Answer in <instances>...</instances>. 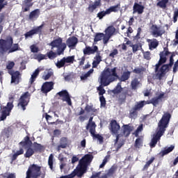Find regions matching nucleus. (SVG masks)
Instances as JSON below:
<instances>
[{"label": "nucleus", "instance_id": "nucleus-1", "mask_svg": "<svg viewBox=\"0 0 178 178\" xmlns=\"http://www.w3.org/2000/svg\"><path fill=\"white\" fill-rule=\"evenodd\" d=\"M131 75V72L130 71H125L120 77L118 75V72H116V67L112 69L107 68L102 72V84L103 86H109L111 83H113V81H116L118 79L120 80V83L126 82L130 79Z\"/></svg>", "mask_w": 178, "mask_h": 178}, {"label": "nucleus", "instance_id": "nucleus-2", "mask_svg": "<svg viewBox=\"0 0 178 178\" xmlns=\"http://www.w3.org/2000/svg\"><path fill=\"white\" fill-rule=\"evenodd\" d=\"M19 147V149L17 150L15 153H14L10 156V163H13L17 157L20 155H23L24 154V149H26L25 154H24V158H31L33 154H35V152L31 148V145H33V142L30 140V136H26L24 138V139L18 143Z\"/></svg>", "mask_w": 178, "mask_h": 178}, {"label": "nucleus", "instance_id": "nucleus-3", "mask_svg": "<svg viewBox=\"0 0 178 178\" xmlns=\"http://www.w3.org/2000/svg\"><path fill=\"white\" fill-rule=\"evenodd\" d=\"M172 118V115L170 114L169 112L164 113L161 119L159 120L158 123L157 132L156 135L152 138L150 142V148H155L156 144H158V140H161V138L163 134H165V131H166V129L169 127V122H170V119Z\"/></svg>", "mask_w": 178, "mask_h": 178}, {"label": "nucleus", "instance_id": "nucleus-4", "mask_svg": "<svg viewBox=\"0 0 178 178\" xmlns=\"http://www.w3.org/2000/svg\"><path fill=\"white\" fill-rule=\"evenodd\" d=\"M49 47H51L49 51L46 54L47 58L49 59H55L56 56L63 55L65 50L66 49V43L63 42L62 38H58L54 39L49 44Z\"/></svg>", "mask_w": 178, "mask_h": 178}, {"label": "nucleus", "instance_id": "nucleus-5", "mask_svg": "<svg viewBox=\"0 0 178 178\" xmlns=\"http://www.w3.org/2000/svg\"><path fill=\"white\" fill-rule=\"evenodd\" d=\"M20 49L19 43H13V38L10 35H7L5 39H0V54L1 55L13 54Z\"/></svg>", "mask_w": 178, "mask_h": 178}, {"label": "nucleus", "instance_id": "nucleus-6", "mask_svg": "<svg viewBox=\"0 0 178 178\" xmlns=\"http://www.w3.org/2000/svg\"><path fill=\"white\" fill-rule=\"evenodd\" d=\"M164 97H165V93L162 92V93H160L159 95H158L157 97H154L152 98L151 100H147V102L140 101L135 104V106H134V108L135 111H141V109L144 108L145 105L149 104H152L153 106H156L159 104V102L161 101V99H163Z\"/></svg>", "mask_w": 178, "mask_h": 178}, {"label": "nucleus", "instance_id": "nucleus-7", "mask_svg": "<svg viewBox=\"0 0 178 178\" xmlns=\"http://www.w3.org/2000/svg\"><path fill=\"white\" fill-rule=\"evenodd\" d=\"M26 178L45 177V171L41 172V166L38 164H31L26 172Z\"/></svg>", "mask_w": 178, "mask_h": 178}, {"label": "nucleus", "instance_id": "nucleus-8", "mask_svg": "<svg viewBox=\"0 0 178 178\" xmlns=\"http://www.w3.org/2000/svg\"><path fill=\"white\" fill-rule=\"evenodd\" d=\"M13 97H9L10 102L7 103L6 106H1V116H0V120L3 121L6 120V118L10 115V112L13 109Z\"/></svg>", "mask_w": 178, "mask_h": 178}, {"label": "nucleus", "instance_id": "nucleus-9", "mask_svg": "<svg viewBox=\"0 0 178 178\" xmlns=\"http://www.w3.org/2000/svg\"><path fill=\"white\" fill-rule=\"evenodd\" d=\"M160 59L157 64L155 65V72L156 73L159 70V67L161 66V65H163V63H166V60H168V58L166 56L168 55H170V51H169V48L168 47H165L163 48V51L160 52Z\"/></svg>", "mask_w": 178, "mask_h": 178}, {"label": "nucleus", "instance_id": "nucleus-10", "mask_svg": "<svg viewBox=\"0 0 178 178\" xmlns=\"http://www.w3.org/2000/svg\"><path fill=\"white\" fill-rule=\"evenodd\" d=\"M31 97V95H30V92H25L23 93L19 100L17 106L21 108L22 111H26V107L29 105V103L30 102V97Z\"/></svg>", "mask_w": 178, "mask_h": 178}, {"label": "nucleus", "instance_id": "nucleus-11", "mask_svg": "<svg viewBox=\"0 0 178 178\" xmlns=\"http://www.w3.org/2000/svg\"><path fill=\"white\" fill-rule=\"evenodd\" d=\"M88 166L82 164L81 163H79L76 168L74 171L72 172L74 175V177L77 176V177H83L86 173H87Z\"/></svg>", "mask_w": 178, "mask_h": 178}, {"label": "nucleus", "instance_id": "nucleus-12", "mask_svg": "<svg viewBox=\"0 0 178 178\" xmlns=\"http://www.w3.org/2000/svg\"><path fill=\"white\" fill-rule=\"evenodd\" d=\"M56 95H58V99H61L63 102H67L69 106H72V99H70V95L69 92L66 90H63L56 93Z\"/></svg>", "mask_w": 178, "mask_h": 178}, {"label": "nucleus", "instance_id": "nucleus-13", "mask_svg": "<svg viewBox=\"0 0 178 178\" xmlns=\"http://www.w3.org/2000/svg\"><path fill=\"white\" fill-rule=\"evenodd\" d=\"M109 125V130L113 136H121L119 134V131H120V124L116 120H112Z\"/></svg>", "mask_w": 178, "mask_h": 178}, {"label": "nucleus", "instance_id": "nucleus-14", "mask_svg": "<svg viewBox=\"0 0 178 178\" xmlns=\"http://www.w3.org/2000/svg\"><path fill=\"white\" fill-rule=\"evenodd\" d=\"M133 95V93L131 92V90L129 89H125L120 93H118L117 98H118V102L120 105L122 104H124L126 102V99L127 98V96L131 97Z\"/></svg>", "mask_w": 178, "mask_h": 178}, {"label": "nucleus", "instance_id": "nucleus-15", "mask_svg": "<svg viewBox=\"0 0 178 178\" xmlns=\"http://www.w3.org/2000/svg\"><path fill=\"white\" fill-rule=\"evenodd\" d=\"M152 35L155 38L162 37L165 33V29H161L160 26H158L156 24H153L151 26Z\"/></svg>", "mask_w": 178, "mask_h": 178}, {"label": "nucleus", "instance_id": "nucleus-16", "mask_svg": "<svg viewBox=\"0 0 178 178\" xmlns=\"http://www.w3.org/2000/svg\"><path fill=\"white\" fill-rule=\"evenodd\" d=\"M8 73L11 76V83L17 85L20 83V72L10 70Z\"/></svg>", "mask_w": 178, "mask_h": 178}, {"label": "nucleus", "instance_id": "nucleus-17", "mask_svg": "<svg viewBox=\"0 0 178 178\" xmlns=\"http://www.w3.org/2000/svg\"><path fill=\"white\" fill-rule=\"evenodd\" d=\"M77 44H79V39L76 36L70 37L66 41V48H70L71 49H74Z\"/></svg>", "mask_w": 178, "mask_h": 178}, {"label": "nucleus", "instance_id": "nucleus-18", "mask_svg": "<svg viewBox=\"0 0 178 178\" xmlns=\"http://www.w3.org/2000/svg\"><path fill=\"white\" fill-rule=\"evenodd\" d=\"M54 90V82H44L41 88V91L43 94H47V92H49L50 91H52Z\"/></svg>", "mask_w": 178, "mask_h": 178}, {"label": "nucleus", "instance_id": "nucleus-19", "mask_svg": "<svg viewBox=\"0 0 178 178\" xmlns=\"http://www.w3.org/2000/svg\"><path fill=\"white\" fill-rule=\"evenodd\" d=\"M116 170H118V165H113L107 170L106 173L102 175L100 178L113 177V175L116 173Z\"/></svg>", "mask_w": 178, "mask_h": 178}, {"label": "nucleus", "instance_id": "nucleus-20", "mask_svg": "<svg viewBox=\"0 0 178 178\" xmlns=\"http://www.w3.org/2000/svg\"><path fill=\"white\" fill-rule=\"evenodd\" d=\"M92 159H94L92 154H86L79 160V163L88 167V164L92 162Z\"/></svg>", "mask_w": 178, "mask_h": 178}, {"label": "nucleus", "instance_id": "nucleus-21", "mask_svg": "<svg viewBox=\"0 0 178 178\" xmlns=\"http://www.w3.org/2000/svg\"><path fill=\"white\" fill-rule=\"evenodd\" d=\"M98 51V46H94L93 47H91L90 46H86L83 49V55H94L95 52Z\"/></svg>", "mask_w": 178, "mask_h": 178}, {"label": "nucleus", "instance_id": "nucleus-22", "mask_svg": "<svg viewBox=\"0 0 178 178\" xmlns=\"http://www.w3.org/2000/svg\"><path fill=\"white\" fill-rule=\"evenodd\" d=\"M69 144V140L67 137H62L60 139V144L57 146L58 152H60V149L67 148V145Z\"/></svg>", "mask_w": 178, "mask_h": 178}, {"label": "nucleus", "instance_id": "nucleus-23", "mask_svg": "<svg viewBox=\"0 0 178 178\" xmlns=\"http://www.w3.org/2000/svg\"><path fill=\"white\" fill-rule=\"evenodd\" d=\"M133 130V127L130 125V124H124L122 126V134L124 136V137H129L130 134H131V131Z\"/></svg>", "mask_w": 178, "mask_h": 178}, {"label": "nucleus", "instance_id": "nucleus-24", "mask_svg": "<svg viewBox=\"0 0 178 178\" xmlns=\"http://www.w3.org/2000/svg\"><path fill=\"white\" fill-rule=\"evenodd\" d=\"M147 42L149 43V49L152 51V49H155L159 45V42L156 38L153 39H147Z\"/></svg>", "mask_w": 178, "mask_h": 178}, {"label": "nucleus", "instance_id": "nucleus-25", "mask_svg": "<svg viewBox=\"0 0 178 178\" xmlns=\"http://www.w3.org/2000/svg\"><path fill=\"white\" fill-rule=\"evenodd\" d=\"M33 5H34L33 0H24L22 5V12H29Z\"/></svg>", "mask_w": 178, "mask_h": 178}, {"label": "nucleus", "instance_id": "nucleus-26", "mask_svg": "<svg viewBox=\"0 0 178 178\" xmlns=\"http://www.w3.org/2000/svg\"><path fill=\"white\" fill-rule=\"evenodd\" d=\"M134 13H138L142 15L144 13V6L140 5L138 3H135L133 7Z\"/></svg>", "mask_w": 178, "mask_h": 178}, {"label": "nucleus", "instance_id": "nucleus-27", "mask_svg": "<svg viewBox=\"0 0 178 178\" xmlns=\"http://www.w3.org/2000/svg\"><path fill=\"white\" fill-rule=\"evenodd\" d=\"M175 149V145H171L170 147H169L168 148H165V149L162 150L161 152H160L158 155L159 156H160V158H163V156H165V155H168V154H170V152H172V151H173Z\"/></svg>", "mask_w": 178, "mask_h": 178}, {"label": "nucleus", "instance_id": "nucleus-28", "mask_svg": "<svg viewBox=\"0 0 178 178\" xmlns=\"http://www.w3.org/2000/svg\"><path fill=\"white\" fill-rule=\"evenodd\" d=\"M123 91H124V89L122 88V82H118L114 89L111 90V92L112 94H114V95H118L121 92H123Z\"/></svg>", "mask_w": 178, "mask_h": 178}, {"label": "nucleus", "instance_id": "nucleus-29", "mask_svg": "<svg viewBox=\"0 0 178 178\" xmlns=\"http://www.w3.org/2000/svg\"><path fill=\"white\" fill-rule=\"evenodd\" d=\"M121 136L122 135H117L116 138L114 140V146L115 147L116 152H118V151H119V149H120L122 148V147H123L124 145V142L119 143V138H120Z\"/></svg>", "mask_w": 178, "mask_h": 178}, {"label": "nucleus", "instance_id": "nucleus-30", "mask_svg": "<svg viewBox=\"0 0 178 178\" xmlns=\"http://www.w3.org/2000/svg\"><path fill=\"white\" fill-rule=\"evenodd\" d=\"M95 60L92 61V69H95L98 67V65L102 62V57L99 54H97L95 57H94Z\"/></svg>", "mask_w": 178, "mask_h": 178}, {"label": "nucleus", "instance_id": "nucleus-31", "mask_svg": "<svg viewBox=\"0 0 178 178\" xmlns=\"http://www.w3.org/2000/svg\"><path fill=\"white\" fill-rule=\"evenodd\" d=\"M100 83H101V85L99 87H97V91H99V95L100 97H104V94L106 92V90H105L104 87H108V86H104V84H102V73L101 74Z\"/></svg>", "mask_w": 178, "mask_h": 178}, {"label": "nucleus", "instance_id": "nucleus-32", "mask_svg": "<svg viewBox=\"0 0 178 178\" xmlns=\"http://www.w3.org/2000/svg\"><path fill=\"white\" fill-rule=\"evenodd\" d=\"M98 6H101V0L95 1L93 4L89 5L88 10V12H90V13H92Z\"/></svg>", "mask_w": 178, "mask_h": 178}, {"label": "nucleus", "instance_id": "nucleus-33", "mask_svg": "<svg viewBox=\"0 0 178 178\" xmlns=\"http://www.w3.org/2000/svg\"><path fill=\"white\" fill-rule=\"evenodd\" d=\"M120 6H121L120 3H118L115 6H111L109 8L107 9V12H108V15H111L112 12H113L114 13H118V12H119L121 9Z\"/></svg>", "mask_w": 178, "mask_h": 178}, {"label": "nucleus", "instance_id": "nucleus-34", "mask_svg": "<svg viewBox=\"0 0 178 178\" xmlns=\"http://www.w3.org/2000/svg\"><path fill=\"white\" fill-rule=\"evenodd\" d=\"M40 17V9H35L30 13L29 19L33 20V19H38Z\"/></svg>", "mask_w": 178, "mask_h": 178}, {"label": "nucleus", "instance_id": "nucleus-35", "mask_svg": "<svg viewBox=\"0 0 178 178\" xmlns=\"http://www.w3.org/2000/svg\"><path fill=\"white\" fill-rule=\"evenodd\" d=\"M115 31H116V29L113 26H109L105 30L106 35H107L110 37H112V35H113V34H115Z\"/></svg>", "mask_w": 178, "mask_h": 178}, {"label": "nucleus", "instance_id": "nucleus-36", "mask_svg": "<svg viewBox=\"0 0 178 178\" xmlns=\"http://www.w3.org/2000/svg\"><path fill=\"white\" fill-rule=\"evenodd\" d=\"M97 127V124L95 123H88L86 125V130H89L91 135L95 133V128Z\"/></svg>", "mask_w": 178, "mask_h": 178}, {"label": "nucleus", "instance_id": "nucleus-37", "mask_svg": "<svg viewBox=\"0 0 178 178\" xmlns=\"http://www.w3.org/2000/svg\"><path fill=\"white\" fill-rule=\"evenodd\" d=\"M44 26H45V24L42 22L40 26L32 29L33 31V34H39V35H41V34H42V29H44Z\"/></svg>", "mask_w": 178, "mask_h": 178}, {"label": "nucleus", "instance_id": "nucleus-38", "mask_svg": "<svg viewBox=\"0 0 178 178\" xmlns=\"http://www.w3.org/2000/svg\"><path fill=\"white\" fill-rule=\"evenodd\" d=\"M38 74H40V69H36L34 72L33 73V74L31 76V79L29 80V83L31 84H33V83H34V81H35V79H37V77H38Z\"/></svg>", "mask_w": 178, "mask_h": 178}, {"label": "nucleus", "instance_id": "nucleus-39", "mask_svg": "<svg viewBox=\"0 0 178 178\" xmlns=\"http://www.w3.org/2000/svg\"><path fill=\"white\" fill-rule=\"evenodd\" d=\"M33 150L35 152H41L42 149H44V146L37 142H34L33 144Z\"/></svg>", "mask_w": 178, "mask_h": 178}, {"label": "nucleus", "instance_id": "nucleus-40", "mask_svg": "<svg viewBox=\"0 0 178 178\" xmlns=\"http://www.w3.org/2000/svg\"><path fill=\"white\" fill-rule=\"evenodd\" d=\"M159 2L156 3V6L161 8V9H166V6L169 0H157Z\"/></svg>", "mask_w": 178, "mask_h": 178}, {"label": "nucleus", "instance_id": "nucleus-41", "mask_svg": "<svg viewBox=\"0 0 178 178\" xmlns=\"http://www.w3.org/2000/svg\"><path fill=\"white\" fill-rule=\"evenodd\" d=\"M155 161V157H151V159L146 162L145 165L143 166L142 170L143 172H145V170H148V168L151 166V164Z\"/></svg>", "mask_w": 178, "mask_h": 178}, {"label": "nucleus", "instance_id": "nucleus-42", "mask_svg": "<svg viewBox=\"0 0 178 178\" xmlns=\"http://www.w3.org/2000/svg\"><path fill=\"white\" fill-rule=\"evenodd\" d=\"M146 69L144 67H136L132 70V73H135V74H143L144 72H145Z\"/></svg>", "mask_w": 178, "mask_h": 178}, {"label": "nucleus", "instance_id": "nucleus-43", "mask_svg": "<svg viewBox=\"0 0 178 178\" xmlns=\"http://www.w3.org/2000/svg\"><path fill=\"white\" fill-rule=\"evenodd\" d=\"M138 86H140V81H138V79H134L131 82V87L132 90H136Z\"/></svg>", "mask_w": 178, "mask_h": 178}, {"label": "nucleus", "instance_id": "nucleus-44", "mask_svg": "<svg viewBox=\"0 0 178 178\" xmlns=\"http://www.w3.org/2000/svg\"><path fill=\"white\" fill-rule=\"evenodd\" d=\"M94 73V69L92 68L89 71H88L85 74L81 76V80H87L88 77L91 76Z\"/></svg>", "mask_w": 178, "mask_h": 178}, {"label": "nucleus", "instance_id": "nucleus-45", "mask_svg": "<svg viewBox=\"0 0 178 178\" xmlns=\"http://www.w3.org/2000/svg\"><path fill=\"white\" fill-rule=\"evenodd\" d=\"M1 135L6 138H9L10 136V129L9 127L4 128L1 131Z\"/></svg>", "mask_w": 178, "mask_h": 178}, {"label": "nucleus", "instance_id": "nucleus-46", "mask_svg": "<svg viewBox=\"0 0 178 178\" xmlns=\"http://www.w3.org/2000/svg\"><path fill=\"white\" fill-rule=\"evenodd\" d=\"M141 147H143V140L141 138H138L135 140L134 147L139 149V148H141Z\"/></svg>", "mask_w": 178, "mask_h": 178}, {"label": "nucleus", "instance_id": "nucleus-47", "mask_svg": "<svg viewBox=\"0 0 178 178\" xmlns=\"http://www.w3.org/2000/svg\"><path fill=\"white\" fill-rule=\"evenodd\" d=\"M48 165L51 170H54V154H51L48 159Z\"/></svg>", "mask_w": 178, "mask_h": 178}, {"label": "nucleus", "instance_id": "nucleus-48", "mask_svg": "<svg viewBox=\"0 0 178 178\" xmlns=\"http://www.w3.org/2000/svg\"><path fill=\"white\" fill-rule=\"evenodd\" d=\"M104 35H105V34L102 33H96L94 38V42H98V41H101V40L104 38Z\"/></svg>", "mask_w": 178, "mask_h": 178}, {"label": "nucleus", "instance_id": "nucleus-49", "mask_svg": "<svg viewBox=\"0 0 178 178\" xmlns=\"http://www.w3.org/2000/svg\"><path fill=\"white\" fill-rule=\"evenodd\" d=\"M106 15H109V13L108 12L107 9L106 10V11L103 10L98 13L97 17H98L99 20H102V19H104V16H106Z\"/></svg>", "mask_w": 178, "mask_h": 178}, {"label": "nucleus", "instance_id": "nucleus-50", "mask_svg": "<svg viewBox=\"0 0 178 178\" xmlns=\"http://www.w3.org/2000/svg\"><path fill=\"white\" fill-rule=\"evenodd\" d=\"M2 178H16V174L10 172H5L1 175Z\"/></svg>", "mask_w": 178, "mask_h": 178}, {"label": "nucleus", "instance_id": "nucleus-51", "mask_svg": "<svg viewBox=\"0 0 178 178\" xmlns=\"http://www.w3.org/2000/svg\"><path fill=\"white\" fill-rule=\"evenodd\" d=\"M169 67H170L169 64L163 65L160 68V72H162L163 73L166 74V73L169 72Z\"/></svg>", "mask_w": 178, "mask_h": 178}, {"label": "nucleus", "instance_id": "nucleus-52", "mask_svg": "<svg viewBox=\"0 0 178 178\" xmlns=\"http://www.w3.org/2000/svg\"><path fill=\"white\" fill-rule=\"evenodd\" d=\"M141 31H142L141 28H140V27L138 28L137 34H136V35L134 36L133 41H138L141 38V37H140Z\"/></svg>", "mask_w": 178, "mask_h": 178}, {"label": "nucleus", "instance_id": "nucleus-53", "mask_svg": "<svg viewBox=\"0 0 178 178\" xmlns=\"http://www.w3.org/2000/svg\"><path fill=\"white\" fill-rule=\"evenodd\" d=\"M75 78H76V74H74V72H70V74H68L64 77L65 81H70V80H72V79H75Z\"/></svg>", "mask_w": 178, "mask_h": 178}, {"label": "nucleus", "instance_id": "nucleus-54", "mask_svg": "<svg viewBox=\"0 0 178 178\" xmlns=\"http://www.w3.org/2000/svg\"><path fill=\"white\" fill-rule=\"evenodd\" d=\"M65 63H73L74 62V56L63 57Z\"/></svg>", "mask_w": 178, "mask_h": 178}, {"label": "nucleus", "instance_id": "nucleus-55", "mask_svg": "<svg viewBox=\"0 0 178 178\" xmlns=\"http://www.w3.org/2000/svg\"><path fill=\"white\" fill-rule=\"evenodd\" d=\"M65 64H66V63H65V60L63 58L60 60L57 61V63H56V67H58V69H60V68L63 67Z\"/></svg>", "mask_w": 178, "mask_h": 178}, {"label": "nucleus", "instance_id": "nucleus-56", "mask_svg": "<svg viewBox=\"0 0 178 178\" xmlns=\"http://www.w3.org/2000/svg\"><path fill=\"white\" fill-rule=\"evenodd\" d=\"M99 102H100V107L101 108H105V106H106V99H105V97L100 96Z\"/></svg>", "mask_w": 178, "mask_h": 178}, {"label": "nucleus", "instance_id": "nucleus-57", "mask_svg": "<svg viewBox=\"0 0 178 178\" xmlns=\"http://www.w3.org/2000/svg\"><path fill=\"white\" fill-rule=\"evenodd\" d=\"M92 137L95 139L97 138L99 143H104V137H102V136L99 135V134H95V133L92 134Z\"/></svg>", "mask_w": 178, "mask_h": 178}, {"label": "nucleus", "instance_id": "nucleus-58", "mask_svg": "<svg viewBox=\"0 0 178 178\" xmlns=\"http://www.w3.org/2000/svg\"><path fill=\"white\" fill-rule=\"evenodd\" d=\"M131 48H132V52L134 54H136V52H137V51L140 50V46L137 44H131L130 45Z\"/></svg>", "mask_w": 178, "mask_h": 178}, {"label": "nucleus", "instance_id": "nucleus-59", "mask_svg": "<svg viewBox=\"0 0 178 178\" xmlns=\"http://www.w3.org/2000/svg\"><path fill=\"white\" fill-rule=\"evenodd\" d=\"M6 6H8V1L0 0V9L2 10Z\"/></svg>", "mask_w": 178, "mask_h": 178}, {"label": "nucleus", "instance_id": "nucleus-60", "mask_svg": "<svg viewBox=\"0 0 178 178\" xmlns=\"http://www.w3.org/2000/svg\"><path fill=\"white\" fill-rule=\"evenodd\" d=\"M143 58L146 59V60H149V59H151V52L143 51Z\"/></svg>", "mask_w": 178, "mask_h": 178}, {"label": "nucleus", "instance_id": "nucleus-61", "mask_svg": "<svg viewBox=\"0 0 178 178\" xmlns=\"http://www.w3.org/2000/svg\"><path fill=\"white\" fill-rule=\"evenodd\" d=\"M129 115L131 118H134L135 116H137V115H138V112L137 110L134 109V107H133L132 109L130 111Z\"/></svg>", "mask_w": 178, "mask_h": 178}, {"label": "nucleus", "instance_id": "nucleus-62", "mask_svg": "<svg viewBox=\"0 0 178 178\" xmlns=\"http://www.w3.org/2000/svg\"><path fill=\"white\" fill-rule=\"evenodd\" d=\"M34 31H33V29H31V31L26 32L24 34V37L25 38H29V37H33V35H34Z\"/></svg>", "mask_w": 178, "mask_h": 178}, {"label": "nucleus", "instance_id": "nucleus-63", "mask_svg": "<svg viewBox=\"0 0 178 178\" xmlns=\"http://www.w3.org/2000/svg\"><path fill=\"white\" fill-rule=\"evenodd\" d=\"M79 66H83L84 65V62H86V56H83L81 58H78Z\"/></svg>", "mask_w": 178, "mask_h": 178}, {"label": "nucleus", "instance_id": "nucleus-64", "mask_svg": "<svg viewBox=\"0 0 178 178\" xmlns=\"http://www.w3.org/2000/svg\"><path fill=\"white\" fill-rule=\"evenodd\" d=\"M101 171L92 174L90 178H101Z\"/></svg>", "mask_w": 178, "mask_h": 178}]
</instances>
